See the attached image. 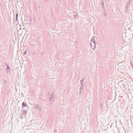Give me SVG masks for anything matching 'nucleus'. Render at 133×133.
<instances>
[{"label":"nucleus","instance_id":"obj_17","mask_svg":"<svg viewBox=\"0 0 133 133\" xmlns=\"http://www.w3.org/2000/svg\"><path fill=\"white\" fill-rule=\"evenodd\" d=\"M90 45H91V47L92 48H94V46L93 47H92V45L91 44Z\"/></svg>","mask_w":133,"mask_h":133},{"label":"nucleus","instance_id":"obj_19","mask_svg":"<svg viewBox=\"0 0 133 133\" xmlns=\"http://www.w3.org/2000/svg\"><path fill=\"white\" fill-rule=\"evenodd\" d=\"M6 82H7L5 80L4 81V83H6Z\"/></svg>","mask_w":133,"mask_h":133},{"label":"nucleus","instance_id":"obj_13","mask_svg":"<svg viewBox=\"0 0 133 133\" xmlns=\"http://www.w3.org/2000/svg\"><path fill=\"white\" fill-rule=\"evenodd\" d=\"M27 53V52L26 51H24L23 52V54L24 55H25Z\"/></svg>","mask_w":133,"mask_h":133},{"label":"nucleus","instance_id":"obj_15","mask_svg":"<svg viewBox=\"0 0 133 133\" xmlns=\"http://www.w3.org/2000/svg\"><path fill=\"white\" fill-rule=\"evenodd\" d=\"M25 108H25V109L26 110L28 111L27 109H28V106L27 105V107H25Z\"/></svg>","mask_w":133,"mask_h":133},{"label":"nucleus","instance_id":"obj_1","mask_svg":"<svg viewBox=\"0 0 133 133\" xmlns=\"http://www.w3.org/2000/svg\"><path fill=\"white\" fill-rule=\"evenodd\" d=\"M54 93L52 92L49 97V103L50 104H51L53 102L54 97Z\"/></svg>","mask_w":133,"mask_h":133},{"label":"nucleus","instance_id":"obj_9","mask_svg":"<svg viewBox=\"0 0 133 133\" xmlns=\"http://www.w3.org/2000/svg\"><path fill=\"white\" fill-rule=\"evenodd\" d=\"M129 4H129L128 3H127V4L126 5V9H128V8L129 7Z\"/></svg>","mask_w":133,"mask_h":133},{"label":"nucleus","instance_id":"obj_20","mask_svg":"<svg viewBox=\"0 0 133 133\" xmlns=\"http://www.w3.org/2000/svg\"><path fill=\"white\" fill-rule=\"evenodd\" d=\"M104 15H105V16H106L107 15V14H106V13H104Z\"/></svg>","mask_w":133,"mask_h":133},{"label":"nucleus","instance_id":"obj_24","mask_svg":"<svg viewBox=\"0 0 133 133\" xmlns=\"http://www.w3.org/2000/svg\"><path fill=\"white\" fill-rule=\"evenodd\" d=\"M23 118V117H22V118Z\"/></svg>","mask_w":133,"mask_h":133},{"label":"nucleus","instance_id":"obj_6","mask_svg":"<svg viewBox=\"0 0 133 133\" xmlns=\"http://www.w3.org/2000/svg\"><path fill=\"white\" fill-rule=\"evenodd\" d=\"M83 87H81L79 88V94H81V93L83 91Z\"/></svg>","mask_w":133,"mask_h":133},{"label":"nucleus","instance_id":"obj_23","mask_svg":"<svg viewBox=\"0 0 133 133\" xmlns=\"http://www.w3.org/2000/svg\"><path fill=\"white\" fill-rule=\"evenodd\" d=\"M9 72L10 70V68L9 67Z\"/></svg>","mask_w":133,"mask_h":133},{"label":"nucleus","instance_id":"obj_16","mask_svg":"<svg viewBox=\"0 0 133 133\" xmlns=\"http://www.w3.org/2000/svg\"><path fill=\"white\" fill-rule=\"evenodd\" d=\"M102 104L101 103V104H100V108H102Z\"/></svg>","mask_w":133,"mask_h":133},{"label":"nucleus","instance_id":"obj_8","mask_svg":"<svg viewBox=\"0 0 133 133\" xmlns=\"http://www.w3.org/2000/svg\"><path fill=\"white\" fill-rule=\"evenodd\" d=\"M78 13L76 12H75L74 13V16H77L78 15Z\"/></svg>","mask_w":133,"mask_h":133},{"label":"nucleus","instance_id":"obj_18","mask_svg":"<svg viewBox=\"0 0 133 133\" xmlns=\"http://www.w3.org/2000/svg\"><path fill=\"white\" fill-rule=\"evenodd\" d=\"M18 17V15L17 13L16 14V17Z\"/></svg>","mask_w":133,"mask_h":133},{"label":"nucleus","instance_id":"obj_21","mask_svg":"<svg viewBox=\"0 0 133 133\" xmlns=\"http://www.w3.org/2000/svg\"><path fill=\"white\" fill-rule=\"evenodd\" d=\"M16 21H17V19H18L17 17H16Z\"/></svg>","mask_w":133,"mask_h":133},{"label":"nucleus","instance_id":"obj_11","mask_svg":"<svg viewBox=\"0 0 133 133\" xmlns=\"http://www.w3.org/2000/svg\"><path fill=\"white\" fill-rule=\"evenodd\" d=\"M104 1H103L102 3V6L103 8V7L104 6Z\"/></svg>","mask_w":133,"mask_h":133},{"label":"nucleus","instance_id":"obj_3","mask_svg":"<svg viewBox=\"0 0 133 133\" xmlns=\"http://www.w3.org/2000/svg\"><path fill=\"white\" fill-rule=\"evenodd\" d=\"M22 108H25V107H27V105L26 103L23 102L22 103Z\"/></svg>","mask_w":133,"mask_h":133},{"label":"nucleus","instance_id":"obj_22","mask_svg":"<svg viewBox=\"0 0 133 133\" xmlns=\"http://www.w3.org/2000/svg\"><path fill=\"white\" fill-rule=\"evenodd\" d=\"M131 66L133 68V65H132V64H131Z\"/></svg>","mask_w":133,"mask_h":133},{"label":"nucleus","instance_id":"obj_14","mask_svg":"<svg viewBox=\"0 0 133 133\" xmlns=\"http://www.w3.org/2000/svg\"><path fill=\"white\" fill-rule=\"evenodd\" d=\"M131 2V0H129L128 2L127 3H128L130 4Z\"/></svg>","mask_w":133,"mask_h":133},{"label":"nucleus","instance_id":"obj_4","mask_svg":"<svg viewBox=\"0 0 133 133\" xmlns=\"http://www.w3.org/2000/svg\"><path fill=\"white\" fill-rule=\"evenodd\" d=\"M85 78H83L81 79V80L80 81V83H81V84L82 87H84V86L83 85V81L84 80Z\"/></svg>","mask_w":133,"mask_h":133},{"label":"nucleus","instance_id":"obj_5","mask_svg":"<svg viewBox=\"0 0 133 133\" xmlns=\"http://www.w3.org/2000/svg\"><path fill=\"white\" fill-rule=\"evenodd\" d=\"M22 114L25 116L27 114V112L25 110H23L22 111Z\"/></svg>","mask_w":133,"mask_h":133},{"label":"nucleus","instance_id":"obj_12","mask_svg":"<svg viewBox=\"0 0 133 133\" xmlns=\"http://www.w3.org/2000/svg\"><path fill=\"white\" fill-rule=\"evenodd\" d=\"M38 105H39L38 104H36L35 105V109H37L38 108Z\"/></svg>","mask_w":133,"mask_h":133},{"label":"nucleus","instance_id":"obj_7","mask_svg":"<svg viewBox=\"0 0 133 133\" xmlns=\"http://www.w3.org/2000/svg\"><path fill=\"white\" fill-rule=\"evenodd\" d=\"M5 63L6 66V70L7 72L8 73V64L6 63Z\"/></svg>","mask_w":133,"mask_h":133},{"label":"nucleus","instance_id":"obj_10","mask_svg":"<svg viewBox=\"0 0 133 133\" xmlns=\"http://www.w3.org/2000/svg\"><path fill=\"white\" fill-rule=\"evenodd\" d=\"M37 109L39 111H41L42 110V108L41 107V106H39V105Z\"/></svg>","mask_w":133,"mask_h":133},{"label":"nucleus","instance_id":"obj_2","mask_svg":"<svg viewBox=\"0 0 133 133\" xmlns=\"http://www.w3.org/2000/svg\"><path fill=\"white\" fill-rule=\"evenodd\" d=\"M91 42H92V43H94V48H92V49L93 50H94L96 48V43L95 41V38L94 37H92V39H91Z\"/></svg>","mask_w":133,"mask_h":133}]
</instances>
